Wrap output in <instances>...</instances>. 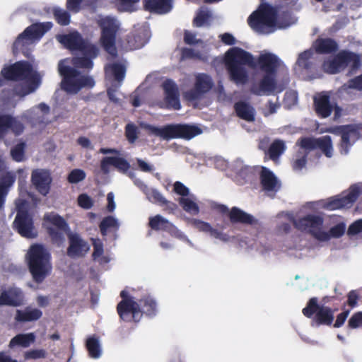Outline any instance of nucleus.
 Segmentation results:
<instances>
[{"instance_id": "54", "label": "nucleus", "mask_w": 362, "mask_h": 362, "mask_svg": "<svg viewBox=\"0 0 362 362\" xmlns=\"http://www.w3.org/2000/svg\"><path fill=\"white\" fill-rule=\"evenodd\" d=\"M86 178V173L83 170L74 169L67 177L69 183H78Z\"/></svg>"}, {"instance_id": "41", "label": "nucleus", "mask_w": 362, "mask_h": 362, "mask_svg": "<svg viewBox=\"0 0 362 362\" xmlns=\"http://www.w3.org/2000/svg\"><path fill=\"white\" fill-rule=\"evenodd\" d=\"M346 224L344 222H340L337 225L332 227L328 232L323 231L321 235V241H328L331 238H341L345 233Z\"/></svg>"}, {"instance_id": "1", "label": "nucleus", "mask_w": 362, "mask_h": 362, "mask_svg": "<svg viewBox=\"0 0 362 362\" xmlns=\"http://www.w3.org/2000/svg\"><path fill=\"white\" fill-rule=\"evenodd\" d=\"M280 62L276 55L267 52L261 54L257 63L251 53L238 47L229 49L224 58L230 80L236 84H245L247 81L248 75L245 66L255 69L258 64L264 73L276 74Z\"/></svg>"}, {"instance_id": "59", "label": "nucleus", "mask_w": 362, "mask_h": 362, "mask_svg": "<svg viewBox=\"0 0 362 362\" xmlns=\"http://www.w3.org/2000/svg\"><path fill=\"white\" fill-rule=\"evenodd\" d=\"M362 326V312L354 313L349 320L348 327L356 329Z\"/></svg>"}, {"instance_id": "64", "label": "nucleus", "mask_w": 362, "mask_h": 362, "mask_svg": "<svg viewBox=\"0 0 362 362\" xmlns=\"http://www.w3.org/2000/svg\"><path fill=\"white\" fill-rule=\"evenodd\" d=\"M10 123L11 126L9 127V129H11L16 135H20L23 133L24 130V126L21 122L11 116Z\"/></svg>"}, {"instance_id": "24", "label": "nucleus", "mask_w": 362, "mask_h": 362, "mask_svg": "<svg viewBox=\"0 0 362 362\" xmlns=\"http://www.w3.org/2000/svg\"><path fill=\"white\" fill-rule=\"evenodd\" d=\"M23 293L21 288L10 287L1 291L0 294V304L13 307L20 306L23 301Z\"/></svg>"}, {"instance_id": "43", "label": "nucleus", "mask_w": 362, "mask_h": 362, "mask_svg": "<svg viewBox=\"0 0 362 362\" xmlns=\"http://www.w3.org/2000/svg\"><path fill=\"white\" fill-rule=\"evenodd\" d=\"M140 131L138 127L133 122H129L124 127V136L127 141L133 144L139 138Z\"/></svg>"}, {"instance_id": "63", "label": "nucleus", "mask_w": 362, "mask_h": 362, "mask_svg": "<svg viewBox=\"0 0 362 362\" xmlns=\"http://www.w3.org/2000/svg\"><path fill=\"white\" fill-rule=\"evenodd\" d=\"M173 192L183 197L188 196L189 194V188L180 181H176L173 184Z\"/></svg>"}, {"instance_id": "25", "label": "nucleus", "mask_w": 362, "mask_h": 362, "mask_svg": "<svg viewBox=\"0 0 362 362\" xmlns=\"http://www.w3.org/2000/svg\"><path fill=\"white\" fill-rule=\"evenodd\" d=\"M336 56L343 70L349 66L351 70L358 69L361 66V57L356 53L341 50Z\"/></svg>"}, {"instance_id": "4", "label": "nucleus", "mask_w": 362, "mask_h": 362, "mask_svg": "<svg viewBox=\"0 0 362 362\" xmlns=\"http://www.w3.org/2000/svg\"><path fill=\"white\" fill-rule=\"evenodd\" d=\"M59 73L63 77L61 88L67 93L76 94L84 87L93 88L95 81L91 76H83L76 69L59 64Z\"/></svg>"}, {"instance_id": "7", "label": "nucleus", "mask_w": 362, "mask_h": 362, "mask_svg": "<svg viewBox=\"0 0 362 362\" xmlns=\"http://www.w3.org/2000/svg\"><path fill=\"white\" fill-rule=\"evenodd\" d=\"M101 29L100 42L106 52L114 54L116 52L115 41L119 25L117 20L110 16H105L98 21Z\"/></svg>"}, {"instance_id": "36", "label": "nucleus", "mask_w": 362, "mask_h": 362, "mask_svg": "<svg viewBox=\"0 0 362 362\" xmlns=\"http://www.w3.org/2000/svg\"><path fill=\"white\" fill-rule=\"evenodd\" d=\"M142 315L145 314L149 317H153L158 313V307L156 300L150 296H144L139 300Z\"/></svg>"}, {"instance_id": "58", "label": "nucleus", "mask_w": 362, "mask_h": 362, "mask_svg": "<svg viewBox=\"0 0 362 362\" xmlns=\"http://www.w3.org/2000/svg\"><path fill=\"white\" fill-rule=\"evenodd\" d=\"M92 241L93 246L92 257L94 260H95L101 257L104 252L103 243L99 239L93 238Z\"/></svg>"}, {"instance_id": "35", "label": "nucleus", "mask_w": 362, "mask_h": 362, "mask_svg": "<svg viewBox=\"0 0 362 362\" xmlns=\"http://www.w3.org/2000/svg\"><path fill=\"white\" fill-rule=\"evenodd\" d=\"M260 182L264 190L274 191L277 185V180L271 170L266 167H262L260 173Z\"/></svg>"}, {"instance_id": "27", "label": "nucleus", "mask_w": 362, "mask_h": 362, "mask_svg": "<svg viewBox=\"0 0 362 362\" xmlns=\"http://www.w3.org/2000/svg\"><path fill=\"white\" fill-rule=\"evenodd\" d=\"M275 75L276 74L265 73L258 85L252 87L251 92L256 95L272 92L276 86Z\"/></svg>"}, {"instance_id": "33", "label": "nucleus", "mask_w": 362, "mask_h": 362, "mask_svg": "<svg viewBox=\"0 0 362 362\" xmlns=\"http://www.w3.org/2000/svg\"><path fill=\"white\" fill-rule=\"evenodd\" d=\"M148 199L160 206L164 207V210L168 213H174L177 209V205L170 201L167 200L163 194L157 189H152L149 191Z\"/></svg>"}, {"instance_id": "11", "label": "nucleus", "mask_w": 362, "mask_h": 362, "mask_svg": "<svg viewBox=\"0 0 362 362\" xmlns=\"http://www.w3.org/2000/svg\"><path fill=\"white\" fill-rule=\"evenodd\" d=\"M276 11L269 4L262 5L259 10L254 11L248 18L250 26L255 30H260L264 26L273 27L276 23Z\"/></svg>"}, {"instance_id": "8", "label": "nucleus", "mask_w": 362, "mask_h": 362, "mask_svg": "<svg viewBox=\"0 0 362 362\" xmlns=\"http://www.w3.org/2000/svg\"><path fill=\"white\" fill-rule=\"evenodd\" d=\"M58 41L66 48L71 51H80L97 57L99 53L98 47L86 41L81 34L77 32H73L69 34L61 35L57 37Z\"/></svg>"}, {"instance_id": "18", "label": "nucleus", "mask_w": 362, "mask_h": 362, "mask_svg": "<svg viewBox=\"0 0 362 362\" xmlns=\"http://www.w3.org/2000/svg\"><path fill=\"white\" fill-rule=\"evenodd\" d=\"M164 91L165 108L179 110L181 108L180 93L177 84L171 79H166L162 84Z\"/></svg>"}, {"instance_id": "20", "label": "nucleus", "mask_w": 362, "mask_h": 362, "mask_svg": "<svg viewBox=\"0 0 362 362\" xmlns=\"http://www.w3.org/2000/svg\"><path fill=\"white\" fill-rule=\"evenodd\" d=\"M313 107L318 117H329L333 112V103L330 101V95L327 92H321L313 98Z\"/></svg>"}, {"instance_id": "23", "label": "nucleus", "mask_w": 362, "mask_h": 362, "mask_svg": "<svg viewBox=\"0 0 362 362\" xmlns=\"http://www.w3.org/2000/svg\"><path fill=\"white\" fill-rule=\"evenodd\" d=\"M328 132L338 134L341 135L340 147L344 151V153H347L351 146L350 138L352 135L357 134V128L353 124H346L336 127L334 129H329Z\"/></svg>"}, {"instance_id": "26", "label": "nucleus", "mask_w": 362, "mask_h": 362, "mask_svg": "<svg viewBox=\"0 0 362 362\" xmlns=\"http://www.w3.org/2000/svg\"><path fill=\"white\" fill-rule=\"evenodd\" d=\"M145 11L158 14L170 12L173 8V0H142Z\"/></svg>"}, {"instance_id": "22", "label": "nucleus", "mask_w": 362, "mask_h": 362, "mask_svg": "<svg viewBox=\"0 0 362 362\" xmlns=\"http://www.w3.org/2000/svg\"><path fill=\"white\" fill-rule=\"evenodd\" d=\"M148 225L154 230H163L175 237L181 236L177 228L159 214L150 217Z\"/></svg>"}, {"instance_id": "45", "label": "nucleus", "mask_w": 362, "mask_h": 362, "mask_svg": "<svg viewBox=\"0 0 362 362\" xmlns=\"http://www.w3.org/2000/svg\"><path fill=\"white\" fill-rule=\"evenodd\" d=\"M322 67L325 72L330 74H335L343 70L336 55L332 59L325 61Z\"/></svg>"}, {"instance_id": "61", "label": "nucleus", "mask_w": 362, "mask_h": 362, "mask_svg": "<svg viewBox=\"0 0 362 362\" xmlns=\"http://www.w3.org/2000/svg\"><path fill=\"white\" fill-rule=\"evenodd\" d=\"M118 8L122 11H133L134 6L139 1V0H118Z\"/></svg>"}, {"instance_id": "57", "label": "nucleus", "mask_w": 362, "mask_h": 362, "mask_svg": "<svg viewBox=\"0 0 362 362\" xmlns=\"http://www.w3.org/2000/svg\"><path fill=\"white\" fill-rule=\"evenodd\" d=\"M79 206L84 209H90L93 206V201L90 197L86 194H81L77 199Z\"/></svg>"}, {"instance_id": "15", "label": "nucleus", "mask_w": 362, "mask_h": 362, "mask_svg": "<svg viewBox=\"0 0 362 362\" xmlns=\"http://www.w3.org/2000/svg\"><path fill=\"white\" fill-rule=\"evenodd\" d=\"M69 246L66 250L67 255L71 258L83 257L90 250L88 243L83 239L78 233L68 234Z\"/></svg>"}, {"instance_id": "34", "label": "nucleus", "mask_w": 362, "mask_h": 362, "mask_svg": "<svg viewBox=\"0 0 362 362\" xmlns=\"http://www.w3.org/2000/svg\"><path fill=\"white\" fill-rule=\"evenodd\" d=\"M35 341V335L34 333L18 334L13 337L8 344L10 349L16 347H29Z\"/></svg>"}, {"instance_id": "40", "label": "nucleus", "mask_w": 362, "mask_h": 362, "mask_svg": "<svg viewBox=\"0 0 362 362\" xmlns=\"http://www.w3.org/2000/svg\"><path fill=\"white\" fill-rule=\"evenodd\" d=\"M119 226L117 220L112 216L105 217L99 224L100 231L103 236L107 235L108 232L117 231Z\"/></svg>"}, {"instance_id": "55", "label": "nucleus", "mask_w": 362, "mask_h": 362, "mask_svg": "<svg viewBox=\"0 0 362 362\" xmlns=\"http://www.w3.org/2000/svg\"><path fill=\"white\" fill-rule=\"evenodd\" d=\"M11 115H0V139H3L11 126Z\"/></svg>"}, {"instance_id": "60", "label": "nucleus", "mask_w": 362, "mask_h": 362, "mask_svg": "<svg viewBox=\"0 0 362 362\" xmlns=\"http://www.w3.org/2000/svg\"><path fill=\"white\" fill-rule=\"evenodd\" d=\"M210 16L211 15L209 11H200L193 20L194 25L197 27L202 26L209 20Z\"/></svg>"}, {"instance_id": "47", "label": "nucleus", "mask_w": 362, "mask_h": 362, "mask_svg": "<svg viewBox=\"0 0 362 362\" xmlns=\"http://www.w3.org/2000/svg\"><path fill=\"white\" fill-rule=\"evenodd\" d=\"M179 204L182 207V209L188 213L198 214L199 212V208L198 205L194 201L191 200L189 198H180Z\"/></svg>"}, {"instance_id": "39", "label": "nucleus", "mask_w": 362, "mask_h": 362, "mask_svg": "<svg viewBox=\"0 0 362 362\" xmlns=\"http://www.w3.org/2000/svg\"><path fill=\"white\" fill-rule=\"evenodd\" d=\"M286 145L284 141L275 139L267 151V155L273 161H277L279 157L286 150Z\"/></svg>"}, {"instance_id": "16", "label": "nucleus", "mask_w": 362, "mask_h": 362, "mask_svg": "<svg viewBox=\"0 0 362 362\" xmlns=\"http://www.w3.org/2000/svg\"><path fill=\"white\" fill-rule=\"evenodd\" d=\"M219 211L222 214L228 213V218L232 223H241L249 226H256L259 221L252 215L246 213L237 206H233L228 211V208L221 204L218 206Z\"/></svg>"}, {"instance_id": "37", "label": "nucleus", "mask_w": 362, "mask_h": 362, "mask_svg": "<svg viewBox=\"0 0 362 362\" xmlns=\"http://www.w3.org/2000/svg\"><path fill=\"white\" fill-rule=\"evenodd\" d=\"M86 348L90 357L98 358L100 357L102 350L100 344L99 337L93 334L87 338L86 341Z\"/></svg>"}, {"instance_id": "12", "label": "nucleus", "mask_w": 362, "mask_h": 362, "mask_svg": "<svg viewBox=\"0 0 362 362\" xmlns=\"http://www.w3.org/2000/svg\"><path fill=\"white\" fill-rule=\"evenodd\" d=\"M299 146L305 151L320 149L327 158L332 156V142L330 136L320 138L303 137L298 141Z\"/></svg>"}, {"instance_id": "48", "label": "nucleus", "mask_w": 362, "mask_h": 362, "mask_svg": "<svg viewBox=\"0 0 362 362\" xmlns=\"http://www.w3.org/2000/svg\"><path fill=\"white\" fill-rule=\"evenodd\" d=\"M67 230H61L55 228L54 227H48L47 233L53 243L60 245L63 243L64 239V233Z\"/></svg>"}, {"instance_id": "38", "label": "nucleus", "mask_w": 362, "mask_h": 362, "mask_svg": "<svg viewBox=\"0 0 362 362\" xmlns=\"http://www.w3.org/2000/svg\"><path fill=\"white\" fill-rule=\"evenodd\" d=\"M25 80L28 81V85L26 87L23 88L18 93V95L21 96H25L34 92L41 83L40 76L37 72L34 71L33 70L28 78H25Z\"/></svg>"}, {"instance_id": "6", "label": "nucleus", "mask_w": 362, "mask_h": 362, "mask_svg": "<svg viewBox=\"0 0 362 362\" xmlns=\"http://www.w3.org/2000/svg\"><path fill=\"white\" fill-rule=\"evenodd\" d=\"M52 27V23L51 22H45L33 23L26 28L13 42V53L17 54L19 52H22L25 57H28L29 52L26 48L31 43V41L40 38Z\"/></svg>"}, {"instance_id": "21", "label": "nucleus", "mask_w": 362, "mask_h": 362, "mask_svg": "<svg viewBox=\"0 0 362 362\" xmlns=\"http://www.w3.org/2000/svg\"><path fill=\"white\" fill-rule=\"evenodd\" d=\"M213 86L214 83L210 76L206 74H199L196 76L194 89L191 90L188 95L192 100L197 99L200 95L209 92Z\"/></svg>"}, {"instance_id": "52", "label": "nucleus", "mask_w": 362, "mask_h": 362, "mask_svg": "<svg viewBox=\"0 0 362 362\" xmlns=\"http://www.w3.org/2000/svg\"><path fill=\"white\" fill-rule=\"evenodd\" d=\"M111 70L116 81L121 82L125 77L126 68L119 63H114L111 65Z\"/></svg>"}, {"instance_id": "51", "label": "nucleus", "mask_w": 362, "mask_h": 362, "mask_svg": "<svg viewBox=\"0 0 362 362\" xmlns=\"http://www.w3.org/2000/svg\"><path fill=\"white\" fill-rule=\"evenodd\" d=\"M112 166L117 169L118 171L122 173H127L130 168L129 163L122 157L112 156Z\"/></svg>"}, {"instance_id": "9", "label": "nucleus", "mask_w": 362, "mask_h": 362, "mask_svg": "<svg viewBox=\"0 0 362 362\" xmlns=\"http://www.w3.org/2000/svg\"><path fill=\"white\" fill-rule=\"evenodd\" d=\"M32 72L33 66L28 61H18L10 65H5L0 72V86H3L6 81L25 80Z\"/></svg>"}, {"instance_id": "49", "label": "nucleus", "mask_w": 362, "mask_h": 362, "mask_svg": "<svg viewBox=\"0 0 362 362\" xmlns=\"http://www.w3.org/2000/svg\"><path fill=\"white\" fill-rule=\"evenodd\" d=\"M310 151H298L296 154V158L292 163V168L294 170H300L305 167L307 163V157Z\"/></svg>"}, {"instance_id": "44", "label": "nucleus", "mask_w": 362, "mask_h": 362, "mask_svg": "<svg viewBox=\"0 0 362 362\" xmlns=\"http://www.w3.org/2000/svg\"><path fill=\"white\" fill-rule=\"evenodd\" d=\"M53 16L57 23L60 25H68L71 22L70 13L62 8H54L53 9Z\"/></svg>"}, {"instance_id": "30", "label": "nucleus", "mask_w": 362, "mask_h": 362, "mask_svg": "<svg viewBox=\"0 0 362 362\" xmlns=\"http://www.w3.org/2000/svg\"><path fill=\"white\" fill-rule=\"evenodd\" d=\"M315 52L318 54H331L339 48L337 42L332 38H317L314 42Z\"/></svg>"}, {"instance_id": "42", "label": "nucleus", "mask_w": 362, "mask_h": 362, "mask_svg": "<svg viewBox=\"0 0 362 362\" xmlns=\"http://www.w3.org/2000/svg\"><path fill=\"white\" fill-rule=\"evenodd\" d=\"M83 56L75 57L72 59V64L76 68L91 69L93 66V59L96 57L82 52Z\"/></svg>"}, {"instance_id": "56", "label": "nucleus", "mask_w": 362, "mask_h": 362, "mask_svg": "<svg viewBox=\"0 0 362 362\" xmlns=\"http://www.w3.org/2000/svg\"><path fill=\"white\" fill-rule=\"evenodd\" d=\"M47 356V352L44 349H32L25 352L24 358L26 360L29 359H38L45 358Z\"/></svg>"}, {"instance_id": "32", "label": "nucleus", "mask_w": 362, "mask_h": 362, "mask_svg": "<svg viewBox=\"0 0 362 362\" xmlns=\"http://www.w3.org/2000/svg\"><path fill=\"white\" fill-rule=\"evenodd\" d=\"M234 110L237 116L247 122H254L255 119V110L249 103L238 101L234 105Z\"/></svg>"}, {"instance_id": "62", "label": "nucleus", "mask_w": 362, "mask_h": 362, "mask_svg": "<svg viewBox=\"0 0 362 362\" xmlns=\"http://www.w3.org/2000/svg\"><path fill=\"white\" fill-rule=\"evenodd\" d=\"M16 214H30L29 213V202L25 199H18L16 202Z\"/></svg>"}, {"instance_id": "19", "label": "nucleus", "mask_w": 362, "mask_h": 362, "mask_svg": "<svg viewBox=\"0 0 362 362\" xmlns=\"http://www.w3.org/2000/svg\"><path fill=\"white\" fill-rule=\"evenodd\" d=\"M52 181L50 173L46 170L36 169L32 172V184L36 190L43 196L49 194Z\"/></svg>"}, {"instance_id": "31", "label": "nucleus", "mask_w": 362, "mask_h": 362, "mask_svg": "<svg viewBox=\"0 0 362 362\" xmlns=\"http://www.w3.org/2000/svg\"><path fill=\"white\" fill-rule=\"evenodd\" d=\"M192 223L194 228L199 231L209 233L211 237L223 241L228 240V235L214 228L209 223L194 218Z\"/></svg>"}, {"instance_id": "46", "label": "nucleus", "mask_w": 362, "mask_h": 362, "mask_svg": "<svg viewBox=\"0 0 362 362\" xmlns=\"http://www.w3.org/2000/svg\"><path fill=\"white\" fill-rule=\"evenodd\" d=\"M312 56L313 52L310 50H305L298 55L296 64L299 67L305 70H309L312 66V64L310 62Z\"/></svg>"}, {"instance_id": "5", "label": "nucleus", "mask_w": 362, "mask_h": 362, "mask_svg": "<svg viewBox=\"0 0 362 362\" xmlns=\"http://www.w3.org/2000/svg\"><path fill=\"white\" fill-rule=\"evenodd\" d=\"M337 308H332L318 303V299L313 297L309 299L302 313L305 317L311 319V326H331L334 320V313Z\"/></svg>"}, {"instance_id": "50", "label": "nucleus", "mask_w": 362, "mask_h": 362, "mask_svg": "<svg viewBox=\"0 0 362 362\" xmlns=\"http://www.w3.org/2000/svg\"><path fill=\"white\" fill-rule=\"evenodd\" d=\"M25 144L21 142L14 146L11 150V156L16 162H21L24 159Z\"/></svg>"}, {"instance_id": "29", "label": "nucleus", "mask_w": 362, "mask_h": 362, "mask_svg": "<svg viewBox=\"0 0 362 362\" xmlns=\"http://www.w3.org/2000/svg\"><path fill=\"white\" fill-rule=\"evenodd\" d=\"M42 316V312L36 308L27 306L24 310H17L15 320L18 322H34L40 320Z\"/></svg>"}, {"instance_id": "2", "label": "nucleus", "mask_w": 362, "mask_h": 362, "mask_svg": "<svg viewBox=\"0 0 362 362\" xmlns=\"http://www.w3.org/2000/svg\"><path fill=\"white\" fill-rule=\"evenodd\" d=\"M28 266L33 281L43 282L52 269L50 253L42 245H32L28 252Z\"/></svg>"}, {"instance_id": "10", "label": "nucleus", "mask_w": 362, "mask_h": 362, "mask_svg": "<svg viewBox=\"0 0 362 362\" xmlns=\"http://www.w3.org/2000/svg\"><path fill=\"white\" fill-rule=\"evenodd\" d=\"M324 218L316 214H309L293 221L294 227L302 231L310 234L317 240L321 241V234L323 233L322 226Z\"/></svg>"}, {"instance_id": "13", "label": "nucleus", "mask_w": 362, "mask_h": 362, "mask_svg": "<svg viewBox=\"0 0 362 362\" xmlns=\"http://www.w3.org/2000/svg\"><path fill=\"white\" fill-rule=\"evenodd\" d=\"M117 312L119 318L127 322H138L142 317L140 305L135 300H121L117 305Z\"/></svg>"}, {"instance_id": "53", "label": "nucleus", "mask_w": 362, "mask_h": 362, "mask_svg": "<svg viewBox=\"0 0 362 362\" xmlns=\"http://www.w3.org/2000/svg\"><path fill=\"white\" fill-rule=\"evenodd\" d=\"M52 225V227L55 228H59L61 230H68V224L65 221V220L59 215H53L49 217L46 218Z\"/></svg>"}, {"instance_id": "3", "label": "nucleus", "mask_w": 362, "mask_h": 362, "mask_svg": "<svg viewBox=\"0 0 362 362\" xmlns=\"http://www.w3.org/2000/svg\"><path fill=\"white\" fill-rule=\"evenodd\" d=\"M144 128L148 134L159 136L166 140L175 138L189 140L202 132V129L198 126L187 124H167L163 127H157L146 124L144 125Z\"/></svg>"}, {"instance_id": "17", "label": "nucleus", "mask_w": 362, "mask_h": 362, "mask_svg": "<svg viewBox=\"0 0 362 362\" xmlns=\"http://www.w3.org/2000/svg\"><path fill=\"white\" fill-rule=\"evenodd\" d=\"M13 228L23 238H34L37 236L33 218L30 214H16L13 222Z\"/></svg>"}, {"instance_id": "28", "label": "nucleus", "mask_w": 362, "mask_h": 362, "mask_svg": "<svg viewBox=\"0 0 362 362\" xmlns=\"http://www.w3.org/2000/svg\"><path fill=\"white\" fill-rule=\"evenodd\" d=\"M16 178L14 173L7 172L0 179V211L4 208L6 197L10 188L14 184Z\"/></svg>"}, {"instance_id": "14", "label": "nucleus", "mask_w": 362, "mask_h": 362, "mask_svg": "<svg viewBox=\"0 0 362 362\" xmlns=\"http://www.w3.org/2000/svg\"><path fill=\"white\" fill-rule=\"evenodd\" d=\"M360 193L361 190L358 187L351 186L346 196L329 198L325 203V208L328 210H336L350 207L356 201Z\"/></svg>"}]
</instances>
